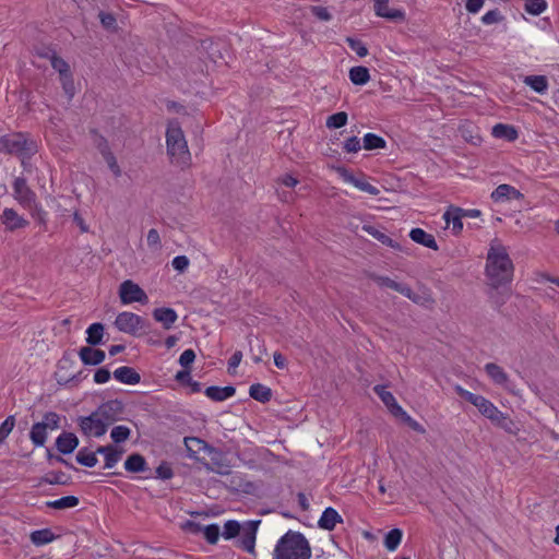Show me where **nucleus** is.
I'll list each match as a JSON object with an SVG mask.
<instances>
[{
    "label": "nucleus",
    "mask_w": 559,
    "mask_h": 559,
    "mask_svg": "<svg viewBox=\"0 0 559 559\" xmlns=\"http://www.w3.org/2000/svg\"><path fill=\"white\" fill-rule=\"evenodd\" d=\"M514 265L507 248L498 239H493L490 242L486 261V276L489 285L497 289L511 283Z\"/></svg>",
    "instance_id": "nucleus-1"
},
{
    "label": "nucleus",
    "mask_w": 559,
    "mask_h": 559,
    "mask_svg": "<svg viewBox=\"0 0 559 559\" xmlns=\"http://www.w3.org/2000/svg\"><path fill=\"white\" fill-rule=\"evenodd\" d=\"M112 374L117 381L123 384L135 385L141 381L140 373L134 368L128 366L117 368Z\"/></svg>",
    "instance_id": "nucleus-17"
},
{
    "label": "nucleus",
    "mask_w": 559,
    "mask_h": 559,
    "mask_svg": "<svg viewBox=\"0 0 559 559\" xmlns=\"http://www.w3.org/2000/svg\"><path fill=\"white\" fill-rule=\"evenodd\" d=\"M202 534L207 543L214 545L219 538V526L217 524H210L204 526Z\"/></svg>",
    "instance_id": "nucleus-47"
},
{
    "label": "nucleus",
    "mask_w": 559,
    "mask_h": 559,
    "mask_svg": "<svg viewBox=\"0 0 559 559\" xmlns=\"http://www.w3.org/2000/svg\"><path fill=\"white\" fill-rule=\"evenodd\" d=\"M146 241L147 246L153 250H159L162 248V240L157 229L155 228L148 230Z\"/></svg>",
    "instance_id": "nucleus-55"
},
{
    "label": "nucleus",
    "mask_w": 559,
    "mask_h": 559,
    "mask_svg": "<svg viewBox=\"0 0 559 559\" xmlns=\"http://www.w3.org/2000/svg\"><path fill=\"white\" fill-rule=\"evenodd\" d=\"M485 371L492 382L504 388L507 391L515 394L514 386L507 372L497 364L488 362L485 365Z\"/></svg>",
    "instance_id": "nucleus-13"
},
{
    "label": "nucleus",
    "mask_w": 559,
    "mask_h": 559,
    "mask_svg": "<svg viewBox=\"0 0 559 559\" xmlns=\"http://www.w3.org/2000/svg\"><path fill=\"white\" fill-rule=\"evenodd\" d=\"M395 417L401 418L413 430L420 433L425 432V428L418 421L413 419L403 408H397V415Z\"/></svg>",
    "instance_id": "nucleus-45"
},
{
    "label": "nucleus",
    "mask_w": 559,
    "mask_h": 559,
    "mask_svg": "<svg viewBox=\"0 0 559 559\" xmlns=\"http://www.w3.org/2000/svg\"><path fill=\"white\" fill-rule=\"evenodd\" d=\"M346 43L359 57H366L368 55V49L361 40L347 37Z\"/></svg>",
    "instance_id": "nucleus-51"
},
{
    "label": "nucleus",
    "mask_w": 559,
    "mask_h": 559,
    "mask_svg": "<svg viewBox=\"0 0 559 559\" xmlns=\"http://www.w3.org/2000/svg\"><path fill=\"white\" fill-rule=\"evenodd\" d=\"M80 427L82 432L88 437H102L108 428L96 411L87 417H81Z\"/></svg>",
    "instance_id": "nucleus-9"
},
{
    "label": "nucleus",
    "mask_w": 559,
    "mask_h": 559,
    "mask_svg": "<svg viewBox=\"0 0 559 559\" xmlns=\"http://www.w3.org/2000/svg\"><path fill=\"white\" fill-rule=\"evenodd\" d=\"M372 281H374L380 287H388L391 288L406 298L413 300L414 302H419V297L412 290V288L405 284L397 283L394 280L388 277V276H380L372 274L370 275Z\"/></svg>",
    "instance_id": "nucleus-10"
},
{
    "label": "nucleus",
    "mask_w": 559,
    "mask_h": 559,
    "mask_svg": "<svg viewBox=\"0 0 559 559\" xmlns=\"http://www.w3.org/2000/svg\"><path fill=\"white\" fill-rule=\"evenodd\" d=\"M99 21L104 28L108 31H115L117 27V21L114 14L107 12H99Z\"/></svg>",
    "instance_id": "nucleus-54"
},
{
    "label": "nucleus",
    "mask_w": 559,
    "mask_h": 559,
    "mask_svg": "<svg viewBox=\"0 0 559 559\" xmlns=\"http://www.w3.org/2000/svg\"><path fill=\"white\" fill-rule=\"evenodd\" d=\"M166 145L171 164L182 169L190 166L191 154L183 131L178 122H169L166 131Z\"/></svg>",
    "instance_id": "nucleus-3"
},
{
    "label": "nucleus",
    "mask_w": 559,
    "mask_h": 559,
    "mask_svg": "<svg viewBox=\"0 0 559 559\" xmlns=\"http://www.w3.org/2000/svg\"><path fill=\"white\" fill-rule=\"evenodd\" d=\"M310 10L311 13L320 21L329 22L332 20V14L325 7L313 5Z\"/></svg>",
    "instance_id": "nucleus-57"
},
{
    "label": "nucleus",
    "mask_w": 559,
    "mask_h": 559,
    "mask_svg": "<svg viewBox=\"0 0 559 559\" xmlns=\"http://www.w3.org/2000/svg\"><path fill=\"white\" fill-rule=\"evenodd\" d=\"M182 528L191 534H200L203 532L204 526L194 521H187L182 524Z\"/></svg>",
    "instance_id": "nucleus-62"
},
{
    "label": "nucleus",
    "mask_w": 559,
    "mask_h": 559,
    "mask_svg": "<svg viewBox=\"0 0 559 559\" xmlns=\"http://www.w3.org/2000/svg\"><path fill=\"white\" fill-rule=\"evenodd\" d=\"M335 171L338 174V176L345 181V182H348L350 185H353L354 187H356L357 189L364 191V192H367L371 195H378L380 193V190L370 185L369 182H367L364 177H360V178H357L355 177L348 169H346L345 167H335L334 168Z\"/></svg>",
    "instance_id": "nucleus-11"
},
{
    "label": "nucleus",
    "mask_w": 559,
    "mask_h": 559,
    "mask_svg": "<svg viewBox=\"0 0 559 559\" xmlns=\"http://www.w3.org/2000/svg\"><path fill=\"white\" fill-rule=\"evenodd\" d=\"M341 522H342V518L337 513V511L335 509L329 507L323 511L318 524H319V527H321L323 530L332 531V530H334L336 524L341 523Z\"/></svg>",
    "instance_id": "nucleus-24"
},
{
    "label": "nucleus",
    "mask_w": 559,
    "mask_h": 559,
    "mask_svg": "<svg viewBox=\"0 0 559 559\" xmlns=\"http://www.w3.org/2000/svg\"><path fill=\"white\" fill-rule=\"evenodd\" d=\"M51 66L52 68L59 72L60 74V78L61 76H67L70 73V69H69V64L60 57H57V56H52L51 57Z\"/></svg>",
    "instance_id": "nucleus-49"
},
{
    "label": "nucleus",
    "mask_w": 559,
    "mask_h": 559,
    "mask_svg": "<svg viewBox=\"0 0 559 559\" xmlns=\"http://www.w3.org/2000/svg\"><path fill=\"white\" fill-rule=\"evenodd\" d=\"M15 420L13 416H9L0 426V443L3 442L14 427Z\"/></svg>",
    "instance_id": "nucleus-56"
},
{
    "label": "nucleus",
    "mask_w": 559,
    "mask_h": 559,
    "mask_svg": "<svg viewBox=\"0 0 559 559\" xmlns=\"http://www.w3.org/2000/svg\"><path fill=\"white\" fill-rule=\"evenodd\" d=\"M523 82L539 94H544L548 88V81L545 75H527Z\"/></svg>",
    "instance_id": "nucleus-32"
},
{
    "label": "nucleus",
    "mask_w": 559,
    "mask_h": 559,
    "mask_svg": "<svg viewBox=\"0 0 559 559\" xmlns=\"http://www.w3.org/2000/svg\"><path fill=\"white\" fill-rule=\"evenodd\" d=\"M373 391L379 396V399L382 401V403L390 409L392 415L396 416L397 408H402V407L397 404L394 395L391 392L386 391L385 386H383V385H376L373 388Z\"/></svg>",
    "instance_id": "nucleus-25"
},
{
    "label": "nucleus",
    "mask_w": 559,
    "mask_h": 559,
    "mask_svg": "<svg viewBox=\"0 0 559 559\" xmlns=\"http://www.w3.org/2000/svg\"><path fill=\"white\" fill-rule=\"evenodd\" d=\"M122 411L123 405L117 400L108 401L96 409L98 416H100L108 427L120 418Z\"/></svg>",
    "instance_id": "nucleus-12"
},
{
    "label": "nucleus",
    "mask_w": 559,
    "mask_h": 559,
    "mask_svg": "<svg viewBox=\"0 0 559 559\" xmlns=\"http://www.w3.org/2000/svg\"><path fill=\"white\" fill-rule=\"evenodd\" d=\"M409 238L414 242L419 243L426 248H429V249H432L436 251L439 249L433 235L426 233L421 228H413L409 233Z\"/></svg>",
    "instance_id": "nucleus-22"
},
{
    "label": "nucleus",
    "mask_w": 559,
    "mask_h": 559,
    "mask_svg": "<svg viewBox=\"0 0 559 559\" xmlns=\"http://www.w3.org/2000/svg\"><path fill=\"white\" fill-rule=\"evenodd\" d=\"M347 114L345 111H340L333 114L326 119V127L329 129H338L344 127L347 123Z\"/></svg>",
    "instance_id": "nucleus-40"
},
{
    "label": "nucleus",
    "mask_w": 559,
    "mask_h": 559,
    "mask_svg": "<svg viewBox=\"0 0 559 559\" xmlns=\"http://www.w3.org/2000/svg\"><path fill=\"white\" fill-rule=\"evenodd\" d=\"M545 0H526L525 10L533 15H539L546 10Z\"/></svg>",
    "instance_id": "nucleus-46"
},
{
    "label": "nucleus",
    "mask_w": 559,
    "mask_h": 559,
    "mask_svg": "<svg viewBox=\"0 0 559 559\" xmlns=\"http://www.w3.org/2000/svg\"><path fill=\"white\" fill-rule=\"evenodd\" d=\"M454 391L462 397L464 399L465 401L469 402L471 404H473L474 406H476V403H478L479 399L481 397V395H478V394H474L467 390H465L464 388H462L461 385L456 384L454 386Z\"/></svg>",
    "instance_id": "nucleus-53"
},
{
    "label": "nucleus",
    "mask_w": 559,
    "mask_h": 559,
    "mask_svg": "<svg viewBox=\"0 0 559 559\" xmlns=\"http://www.w3.org/2000/svg\"><path fill=\"white\" fill-rule=\"evenodd\" d=\"M231 486L235 490L242 491L245 493H252L255 486L251 481H242L239 475H235L231 478Z\"/></svg>",
    "instance_id": "nucleus-42"
},
{
    "label": "nucleus",
    "mask_w": 559,
    "mask_h": 559,
    "mask_svg": "<svg viewBox=\"0 0 559 559\" xmlns=\"http://www.w3.org/2000/svg\"><path fill=\"white\" fill-rule=\"evenodd\" d=\"M185 444L188 451L193 452L195 454L206 447V443L204 441L194 437H186Z\"/></svg>",
    "instance_id": "nucleus-50"
},
{
    "label": "nucleus",
    "mask_w": 559,
    "mask_h": 559,
    "mask_svg": "<svg viewBox=\"0 0 559 559\" xmlns=\"http://www.w3.org/2000/svg\"><path fill=\"white\" fill-rule=\"evenodd\" d=\"M475 407H477V409L484 417L488 418L496 426L502 428L509 433H515V427L512 419H510L507 414L499 411L498 407L492 402H490L483 395L479 399L478 403H476Z\"/></svg>",
    "instance_id": "nucleus-5"
},
{
    "label": "nucleus",
    "mask_w": 559,
    "mask_h": 559,
    "mask_svg": "<svg viewBox=\"0 0 559 559\" xmlns=\"http://www.w3.org/2000/svg\"><path fill=\"white\" fill-rule=\"evenodd\" d=\"M79 444V439L72 432H63L56 440V447L59 452L69 454L74 451Z\"/></svg>",
    "instance_id": "nucleus-23"
},
{
    "label": "nucleus",
    "mask_w": 559,
    "mask_h": 559,
    "mask_svg": "<svg viewBox=\"0 0 559 559\" xmlns=\"http://www.w3.org/2000/svg\"><path fill=\"white\" fill-rule=\"evenodd\" d=\"M153 317L157 322L162 323L166 330L171 329L178 319L177 312L174 309L166 307L156 308L153 311Z\"/></svg>",
    "instance_id": "nucleus-21"
},
{
    "label": "nucleus",
    "mask_w": 559,
    "mask_h": 559,
    "mask_svg": "<svg viewBox=\"0 0 559 559\" xmlns=\"http://www.w3.org/2000/svg\"><path fill=\"white\" fill-rule=\"evenodd\" d=\"M59 421H60L59 415L55 412H49L44 415V418L40 421V424L44 427H46L47 429L56 430L59 428Z\"/></svg>",
    "instance_id": "nucleus-48"
},
{
    "label": "nucleus",
    "mask_w": 559,
    "mask_h": 559,
    "mask_svg": "<svg viewBox=\"0 0 559 559\" xmlns=\"http://www.w3.org/2000/svg\"><path fill=\"white\" fill-rule=\"evenodd\" d=\"M55 539V534L49 528L34 531L31 540L36 546L46 545Z\"/></svg>",
    "instance_id": "nucleus-36"
},
{
    "label": "nucleus",
    "mask_w": 559,
    "mask_h": 559,
    "mask_svg": "<svg viewBox=\"0 0 559 559\" xmlns=\"http://www.w3.org/2000/svg\"><path fill=\"white\" fill-rule=\"evenodd\" d=\"M260 521H249L242 525L240 531L239 544L248 552H254L255 535Z\"/></svg>",
    "instance_id": "nucleus-14"
},
{
    "label": "nucleus",
    "mask_w": 559,
    "mask_h": 559,
    "mask_svg": "<svg viewBox=\"0 0 559 559\" xmlns=\"http://www.w3.org/2000/svg\"><path fill=\"white\" fill-rule=\"evenodd\" d=\"M1 223L5 226V228L10 231L25 228L28 225V222L20 216L16 211L13 209H4L1 216H0Z\"/></svg>",
    "instance_id": "nucleus-15"
},
{
    "label": "nucleus",
    "mask_w": 559,
    "mask_h": 559,
    "mask_svg": "<svg viewBox=\"0 0 559 559\" xmlns=\"http://www.w3.org/2000/svg\"><path fill=\"white\" fill-rule=\"evenodd\" d=\"M402 540V531L399 528L391 530L384 538V546L388 550L393 551L397 548Z\"/></svg>",
    "instance_id": "nucleus-39"
},
{
    "label": "nucleus",
    "mask_w": 559,
    "mask_h": 559,
    "mask_svg": "<svg viewBox=\"0 0 559 559\" xmlns=\"http://www.w3.org/2000/svg\"><path fill=\"white\" fill-rule=\"evenodd\" d=\"M189 259L186 255H177L173 259L171 265L179 272H185L189 266Z\"/></svg>",
    "instance_id": "nucleus-58"
},
{
    "label": "nucleus",
    "mask_w": 559,
    "mask_h": 559,
    "mask_svg": "<svg viewBox=\"0 0 559 559\" xmlns=\"http://www.w3.org/2000/svg\"><path fill=\"white\" fill-rule=\"evenodd\" d=\"M250 353L252 355V359L255 364L262 361L263 355L266 353L265 345L258 337L249 338Z\"/></svg>",
    "instance_id": "nucleus-37"
},
{
    "label": "nucleus",
    "mask_w": 559,
    "mask_h": 559,
    "mask_svg": "<svg viewBox=\"0 0 559 559\" xmlns=\"http://www.w3.org/2000/svg\"><path fill=\"white\" fill-rule=\"evenodd\" d=\"M374 11L378 16L397 21L404 19V12L389 8V0H374Z\"/></svg>",
    "instance_id": "nucleus-20"
},
{
    "label": "nucleus",
    "mask_w": 559,
    "mask_h": 559,
    "mask_svg": "<svg viewBox=\"0 0 559 559\" xmlns=\"http://www.w3.org/2000/svg\"><path fill=\"white\" fill-rule=\"evenodd\" d=\"M76 461L83 466L94 467L97 464L96 452L93 453L86 450H80L76 454Z\"/></svg>",
    "instance_id": "nucleus-41"
},
{
    "label": "nucleus",
    "mask_w": 559,
    "mask_h": 559,
    "mask_svg": "<svg viewBox=\"0 0 559 559\" xmlns=\"http://www.w3.org/2000/svg\"><path fill=\"white\" fill-rule=\"evenodd\" d=\"M13 191L14 198L22 206L28 210L37 209L36 195L28 188L26 180L24 178L19 177L14 180Z\"/></svg>",
    "instance_id": "nucleus-8"
},
{
    "label": "nucleus",
    "mask_w": 559,
    "mask_h": 559,
    "mask_svg": "<svg viewBox=\"0 0 559 559\" xmlns=\"http://www.w3.org/2000/svg\"><path fill=\"white\" fill-rule=\"evenodd\" d=\"M349 80L355 85H365L370 80L369 70L362 66L353 67L349 70Z\"/></svg>",
    "instance_id": "nucleus-30"
},
{
    "label": "nucleus",
    "mask_w": 559,
    "mask_h": 559,
    "mask_svg": "<svg viewBox=\"0 0 559 559\" xmlns=\"http://www.w3.org/2000/svg\"><path fill=\"white\" fill-rule=\"evenodd\" d=\"M115 325L120 332L135 335L143 328V319L133 312L123 311L117 316Z\"/></svg>",
    "instance_id": "nucleus-7"
},
{
    "label": "nucleus",
    "mask_w": 559,
    "mask_h": 559,
    "mask_svg": "<svg viewBox=\"0 0 559 559\" xmlns=\"http://www.w3.org/2000/svg\"><path fill=\"white\" fill-rule=\"evenodd\" d=\"M47 428L44 427L40 423H36L33 425L29 433V438L32 442L36 447H43L47 440Z\"/></svg>",
    "instance_id": "nucleus-35"
},
{
    "label": "nucleus",
    "mask_w": 559,
    "mask_h": 559,
    "mask_svg": "<svg viewBox=\"0 0 559 559\" xmlns=\"http://www.w3.org/2000/svg\"><path fill=\"white\" fill-rule=\"evenodd\" d=\"M103 157H104L105 162L107 163L109 169L115 175V177H120L121 168L119 167L117 159H116L115 155L112 154V152L104 151Z\"/></svg>",
    "instance_id": "nucleus-52"
},
{
    "label": "nucleus",
    "mask_w": 559,
    "mask_h": 559,
    "mask_svg": "<svg viewBox=\"0 0 559 559\" xmlns=\"http://www.w3.org/2000/svg\"><path fill=\"white\" fill-rule=\"evenodd\" d=\"M492 135L511 142L518 139V131L512 126L498 123L492 128Z\"/></svg>",
    "instance_id": "nucleus-29"
},
{
    "label": "nucleus",
    "mask_w": 559,
    "mask_h": 559,
    "mask_svg": "<svg viewBox=\"0 0 559 559\" xmlns=\"http://www.w3.org/2000/svg\"><path fill=\"white\" fill-rule=\"evenodd\" d=\"M242 359V353L240 350H236L228 361V372L234 373L236 368L239 366Z\"/></svg>",
    "instance_id": "nucleus-63"
},
{
    "label": "nucleus",
    "mask_w": 559,
    "mask_h": 559,
    "mask_svg": "<svg viewBox=\"0 0 559 559\" xmlns=\"http://www.w3.org/2000/svg\"><path fill=\"white\" fill-rule=\"evenodd\" d=\"M86 342L91 346H96L102 343L104 336V325L102 323H93L87 328Z\"/></svg>",
    "instance_id": "nucleus-33"
},
{
    "label": "nucleus",
    "mask_w": 559,
    "mask_h": 559,
    "mask_svg": "<svg viewBox=\"0 0 559 559\" xmlns=\"http://www.w3.org/2000/svg\"><path fill=\"white\" fill-rule=\"evenodd\" d=\"M523 194L510 185H500L491 192V199L495 202H504L508 200L522 199Z\"/></svg>",
    "instance_id": "nucleus-18"
},
{
    "label": "nucleus",
    "mask_w": 559,
    "mask_h": 559,
    "mask_svg": "<svg viewBox=\"0 0 559 559\" xmlns=\"http://www.w3.org/2000/svg\"><path fill=\"white\" fill-rule=\"evenodd\" d=\"M360 141L357 136H350L344 143V150L347 153H357L360 150Z\"/></svg>",
    "instance_id": "nucleus-59"
},
{
    "label": "nucleus",
    "mask_w": 559,
    "mask_h": 559,
    "mask_svg": "<svg viewBox=\"0 0 559 559\" xmlns=\"http://www.w3.org/2000/svg\"><path fill=\"white\" fill-rule=\"evenodd\" d=\"M500 20L501 15L498 10H490L481 17L483 23L487 25L498 23Z\"/></svg>",
    "instance_id": "nucleus-61"
},
{
    "label": "nucleus",
    "mask_w": 559,
    "mask_h": 559,
    "mask_svg": "<svg viewBox=\"0 0 559 559\" xmlns=\"http://www.w3.org/2000/svg\"><path fill=\"white\" fill-rule=\"evenodd\" d=\"M110 379V371L106 368H99L94 374V381L98 384L106 383Z\"/></svg>",
    "instance_id": "nucleus-64"
},
{
    "label": "nucleus",
    "mask_w": 559,
    "mask_h": 559,
    "mask_svg": "<svg viewBox=\"0 0 559 559\" xmlns=\"http://www.w3.org/2000/svg\"><path fill=\"white\" fill-rule=\"evenodd\" d=\"M79 504V498L75 496H66L60 499L48 501L46 506L51 509L63 510L75 508Z\"/></svg>",
    "instance_id": "nucleus-34"
},
{
    "label": "nucleus",
    "mask_w": 559,
    "mask_h": 559,
    "mask_svg": "<svg viewBox=\"0 0 559 559\" xmlns=\"http://www.w3.org/2000/svg\"><path fill=\"white\" fill-rule=\"evenodd\" d=\"M131 430L127 426H116L111 429L110 437L116 443L124 442L129 439Z\"/></svg>",
    "instance_id": "nucleus-44"
},
{
    "label": "nucleus",
    "mask_w": 559,
    "mask_h": 559,
    "mask_svg": "<svg viewBox=\"0 0 559 559\" xmlns=\"http://www.w3.org/2000/svg\"><path fill=\"white\" fill-rule=\"evenodd\" d=\"M79 357L84 365L96 366L105 360L106 355L102 349L84 346L79 350Z\"/></svg>",
    "instance_id": "nucleus-16"
},
{
    "label": "nucleus",
    "mask_w": 559,
    "mask_h": 559,
    "mask_svg": "<svg viewBox=\"0 0 559 559\" xmlns=\"http://www.w3.org/2000/svg\"><path fill=\"white\" fill-rule=\"evenodd\" d=\"M461 213H463V209L450 206L443 214L447 226L451 225L454 235H459L463 229V216Z\"/></svg>",
    "instance_id": "nucleus-19"
},
{
    "label": "nucleus",
    "mask_w": 559,
    "mask_h": 559,
    "mask_svg": "<svg viewBox=\"0 0 559 559\" xmlns=\"http://www.w3.org/2000/svg\"><path fill=\"white\" fill-rule=\"evenodd\" d=\"M0 152L15 154L24 160L36 152V144L22 133L9 134L0 138Z\"/></svg>",
    "instance_id": "nucleus-4"
},
{
    "label": "nucleus",
    "mask_w": 559,
    "mask_h": 559,
    "mask_svg": "<svg viewBox=\"0 0 559 559\" xmlns=\"http://www.w3.org/2000/svg\"><path fill=\"white\" fill-rule=\"evenodd\" d=\"M242 526L234 520H229L224 524L223 537L225 539H230L240 534Z\"/></svg>",
    "instance_id": "nucleus-43"
},
{
    "label": "nucleus",
    "mask_w": 559,
    "mask_h": 559,
    "mask_svg": "<svg viewBox=\"0 0 559 559\" xmlns=\"http://www.w3.org/2000/svg\"><path fill=\"white\" fill-rule=\"evenodd\" d=\"M119 297L123 305L132 302L146 304L148 301L146 293L131 280L123 281L120 284Z\"/></svg>",
    "instance_id": "nucleus-6"
},
{
    "label": "nucleus",
    "mask_w": 559,
    "mask_h": 559,
    "mask_svg": "<svg viewBox=\"0 0 559 559\" xmlns=\"http://www.w3.org/2000/svg\"><path fill=\"white\" fill-rule=\"evenodd\" d=\"M249 395L252 399H254L255 401H259L261 403H266L272 397V391L270 388H267L261 383H255L250 386Z\"/></svg>",
    "instance_id": "nucleus-31"
},
{
    "label": "nucleus",
    "mask_w": 559,
    "mask_h": 559,
    "mask_svg": "<svg viewBox=\"0 0 559 559\" xmlns=\"http://www.w3.org/2000/svg\"><path fill=\"white\" fill-rule=\"evenodd\" d=\"M236 393V389L231 385L219 388V386H209L205 390V395L217 402L225 401L231 396H234Z\"/></svg>",
    "instance_id": "nucleus-26"
},
{
    "label": "nucleus",
    "mask_w": 559,
    "mask_h": 559,
    "mask_svg": "<svg viewBox=\"0 0 559 559\" xmlns=\"http://www.w3.org/2000/svg\"><path fill=\"white\" fill-rule=\"evenodd\" d=\"M195 359V353L192 349H186L179 357V362L183 368H188Z\"/></svg>",
    "instance_id": "nucleus-60"
},
{
    "label": "nucleus",
    "mask_w": 559,
    "mask_h": 559,
    "mask_svg": "<svg viewBox=\"0 0 559 559\" xmlns=\"http://www.w3.org/2000/svg\"><path fill=\"white\" fill-rule=\"evenodd\" d=\"M386 145V142L383 138L374 134V133H367L364 136V148L371 151L377 148H384Z\"/></svg>",
    "instance_id": "nucleus-38"
},
{
    "label": "nucleus",
    "mask_w": 559,
    "mask_h": 559,
    "mask_svg": "<svg viewBox=\"0 0 559 559\" xmlns=\"http://www.w3.org/2000/svg\"><path fill=\"white\" fill-rule=\"evenodd\" d=\"M124 468L130 473H141L147 469V464L143 455L133 453L126 460Z\"/></svg>",
    "instance_id": "nucleus-28"
},
{
    "label": "nucleus",
    "mask_w": 559,
    "mask_h": 559,
    "mask_svg": "<svg viewBox=\"0 0 559 559\" xmlns=\"http://www.w3.org/2000/svg\"><path fill=\"white\" fill-rule=\"evenodd\" d=\"M96 453L105 455V468H112L121 459L122 451L112 445L98 447Z\"/></svg>",
    "instance_id": "nucleus-27"
},
{
    "label": "nucleus",
    "mask_w": 559,
    "mask_h": 559,
    "mask_svg": "<svg viewBox=\"0 0 559 559\" xmlns=\"http://www.w3.org/2000/svg\"><path fill=\"white\" fill-rule=\"evenodd\" d=\"M311 547L300 532L288 531L283 535L273 551V559H310Z\"/></svg>",
    "instance_id": "nucleus-2"
}]
</instances>
